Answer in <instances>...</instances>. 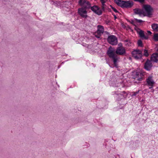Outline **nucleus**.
Returning <instances> with one entry per match:
<instances>
[{
    "label": "nucleus",
    "mask_w": 158,
    "mask_h": 158,
    "mask_svg": "<svg viewBox=\"0 0 158 158\" xmlns=\"http://www.w3.org/2000/svg\"><path fill=\"white\" fill-rule=\"evenodd\" d=\"M118 46H119L117 48L115 51V53L114 49L111 47L109 48L107 52L108 55L110 58L112 59L114 64L116 67H118L117 63L119 58L117 55H123L126 53V50L122 46L121 43H119Z\"/></svg>",
    "instance_id": "nucleus-1"
},
{
    "label": "nucleus",
    "mask_w": 158,
    "mask_h": 158,
    "mask_svg": "<svg viewBox=\"0 0 158 158\" xmlns=\"http://www.w3.org/2000/svg\"><path fill=\"white\" fill-rule=\"evenodd\" d=\"M142 7L144 11H143L144 16L150 17L152 15L153 10V8L151 6L149 5L144 4L143 5Z\"/></svg>",
    "instance_id": "nucleus-2"
},
{
    "label": "nucleus",
    "mask_w": 158,
    "mask_h": 158,
    "mask_svg": "<svg viewBox=\"0 0 158 158\" xmlns=\"http://www.w3.org/2000/svg\"><path fill=\"white\" fill-rule=\"evenodd\" d=\"M78 4L82 7L81 8L89 9L91 7L90 4L86 0H79Z\"/></svg>",
    "instance_id": "nucleus-3"
},
{
    "label": "nucleus",
    "mask_w": 158,
    "mask_h": 158,
    "mask_svg": "<svg viewBox=\"0 0 158 158\" xmlns=\"http://www.w3.org/2000/svg\"><path fill=\"white\" fill-rule=\"evenodd\" d=\"M132 54L135 59H140L142 56V52L139 49L135 50L132 52Z\"/></svg>",
    "instance_id": "nucleus-4"
},
{
    "label": "nucleus",
    "mask_w": 158,
    "mask_h": 158,
    "mask_svg": "<svg viewBox=\"0 0 158 158\" xmlns=\"http://www.w3.org/2000/svg\"><path fill=\"white\" fill-rule=\"evenodd\" d=\"M108 43L112 45H116L118 43L117 38L114 35H111L107 38Z\"/></svg>",
    "instance_id": "nucleus-5"
},
{
    "label": "nucleus",
    "mask_w": 158,
    "mask_h": 158,
    "mask_svg": "<svg viewBox=\"0 0 158 158\" xmlns=\"http://www.w3.org/2000/svg\"><path fill=\"white\" fill-rule=\"evenodd\" d=\"M88 9H85L83 8H80L78 9V14L83 18H86L88 16L87 15V12L86 10Z\"/></svg>",
    "instance_id": "nucleus-6"
},
{
    "label": "nucleus",
    "mask_w": 158,
    "mask_h": 158,
    "mask_svg": "<svg viewBox=\"0 0 158 158\" xmlns=\"http://www.w3.org/2000/svg\"><path fill=\"white\" fill-rule=\"evenodd\" d=\"M146 81L147 85L150 86L149 88L150 89L152 88L155 84V82L152 79V77L151 76H149L146 79Z\"/></svg>",
    "instance_id": "nucleus-7"
},
{
    "label": "nucleus",
    "mask_w": 158,
    "mask_h": 158,
    "mask_svg": "<svg viewBox=\"0 0 158 158\" xmlns=\"http://www.w3.org/2000/svg\"><path fill=\"white\" fill-rule=\"evenodd\" d=\"M91 10L98 15H100L102 14V10L100 9L98 7L96 6H94L93 7H91Z\"/></svg>",
    "instance_id": "nucleus-8"
},
{
    "label": "nucleus",
    "mask_w": 158,
    "mask_h": 158,
    "mask_svg": "<svg viewBox=\"0 0 158 158\" xmlns=\"http://www.w3.org/2000/svg\"><path fill=\"white\" fill-rule=\"evenodd\" d=\"M135 30L137 31V33L139 34L140 37L145 39H147L148 38L147 36L145 35L143 31L137 28L135 29Z\"/></svg>",
    "instance_id": "nucleus-9"
},
{
    "label": "nucleus",
    "mask_w": 158,
    "mask_h": 158,
    "mask_svg": "<svg viewBox=\"0 0 158 158\" xmlns=\"http://www.w3.org/2000/svg\"><path fill=\"white\" fill-rule=\"evenodd\" d=\"M152 66L151 60H147L144 65L145 69L147 70H149L151 69Z\"/></svg>",
    "instance_id": "nucleus-10"
},
{
    "label": "nucleus",
    "mask_w": 158,
    "mask_h": 158,
    "mask_svg": "<svg viewBox=\"0 0 158 158\" xmlns=\"http://www.w3.org/2000/svg\"><path fill=\"white\" fill-rule=\"evenodd\" d=\"M104 32V28L102 26L100 25L98 26V30L97 33L98 35H101Z\"/></svg>",
    "instance_id": "nucleus-11"
},
{
    "label": "nucleus",
    "mask_w": 158,
    "mask_h": 158,
    "mask_svg": "<svg viewBox=\"0 0 158 158\" xmlns=\"http://www.w3.org/2000/svg\"><path fill=\"white\" fill-rule=\"evenodd\" d=\"M151 60L153 62H157L158 61V54H153L151 56Z\"/></svg>",
    "instance_id": "nucleus-12"
},
{
    "label": "nucleus",
    "mask_w": 158,
    "mask_h": 158,
    "mask_svg": "<svg viewBox=\"0 0 158 158\" xmlns=\"http://www.w3.org/2000/svg\"><path fill=\"white\" fill-rule=\"evenodd\" d=\"M133 5V3L130 1H124V8L131 7Z\"/></svg>",
    "instance_id": "nucleus-13"
},
{
    "label": "nucleus",
    "mask_w": 158,
    "mask_h": 158,
    "mask_svg": "<svg viewBox=\"0 0 158 158\" xmlns=\"http://www.w3.org/2000/svg\"><path fill=\"white\" fill-rule=\"evenodd\" d=\"M114 1L118 6L124 8V1L121 0H114Z\"/></svg>",
    "instance_id": "nucleus-14"
},
{
    "label": "nucleus",
    "mask_w": 158,
    "mask_h": 158,
    "mask_svg": "<svg viewBox=\"0 0 158 158\" xmlns=\"http://www.w3.org/2000/svg\"><path fill=\"white\" fill-rule=\"evenodd\" d=\"M136 75L138 76L136 77L137 80L139 81H141L143 77V75L142 73L141 72H137L136 73Z\"/></svg>",
    "instance_id": "nucleus-15"
},
{
    "label": "nucleus",
    "mask_w": 158,
    "mask_h": 158,
    "mask_svg": "<svg viewBox=\"0 0 158 158\" xmlns=\"http://www.w3.org/2000/svg\"><path fill=\"white\" fill-rule=\"evenodd\" d=\"M134 11L135 13L136 14L143 15V11L141 10L140 9L136 8L134 10Z\"/></svg>",
    "instance_id": "nucleus-16"
},
{
    "label": "nucleus",
    "mask_w": 158,
    "mask_h": 158,
    "mask_svg": "<svg viewBox=\"0 0 158 158\" xmlns=\"http://www.w3.org/2000/svg\"><path fill=\"white\" fill-rule=\"evenodd\" d=\"M125 45L127 47L130 46L131 45V43L129 39H127L123 41Z\"/></svg>",
    "instance_id": "nucleus-17"
},
{
    "label": "nucleus",
    "mask_w": 158,
    "mask_h": 158,
    "mask_svg": "<svg viewBox=\"0 0 158 158\" xmlns=\"http://www.w3.org/2000/svg\"><path fill=\"white\" fill-rule=\"evenodd\" d=\"M152 27L154 31H158V24L153 23L152 25Z\"/></svg>",
    "instance_id": "nucleus-18"
},
{
    "label": "nucleus",
    "mask_w": 158,
    "mask_h": 158,
    "mask_svg": "<svg viewBox=\"0 0 158 158\" xmlns=\"http://www.w3.org/2000/svg\"><path fill=\"white\" fill-rule=\"evenodd\" d=\"M101 7L103 11H104L107 8V6L105 4H102Z\"/></svg>",
    "instance_id": "nucleus-19"
},
{
    "label": "nucleus",
    "mask_w": 158,
    "mask_h": 158,
    "mask_svg": "<svg viewBox=\"0 0 158 158\" xmlns=\"http://www.w3.org/2000/svg\"><path fill=\"white\" fill-rule=\"evenodd\" d=\"M143 55L146 56H148L149 55V54L147 50L146 49H144V50Z\"/></svg>",
    "instance_id": "nucleus-20"
},
{
    "label": "nucleus",
    "mask_w": 158,
    "mask_h": 158,
    "mask_svg": "<svg viewBox=\"0 0 158 158\" xmlns=\"http://www.w3.org/2000/svg\"><path fill=\"white\" fill-rule=\"evenodd\" d=\"M138 46L141 47H143V45L142 41L141 40H139L138 41Z\"/></svg>",
    "instance_id": "nucleus-21"
},
{
    "label": "nucleus",
    "mask_w": 158,
    "mask_h": 158,
    "mask_svg": "<svg viewBox=\"0 0 158 158\" xmlns=\"http://www.w3.org/2000/svg\"><path fill=\"white\" fill-rule=\"evenodd\" d=\"M154 39L155 41H158V34L156 33L154 35Z\"/></svg>",
    "instance_id": "nucleus-22"
},
{
    "label": "nucleus",
    "mask_w": 158,
    "mask_h": 158,
    "mask_svg": "<svg viewBox=\"0 0 158 158\" xmlns=\"http://www.w3.org/2000/svg\"><path fill=\"white\" fill-rule=\"evenodd\" d=\"M110 7L116 13L118 12V10L114 7H113L112 6H110Z\"/></svg>",
    "instance_id": "nucleus-23"
},
{
    "label": "nucleus",
    "mask_w": 158,
    "mask_h": 158,
    "mask_svg": "<svg viewBox=\"0 0 158 158\" xmlns=\"http://www.w3.org/2000/svg\"><path fill=\"white\" fill-rule=\"evenodd\" d=\"M135 20L138 22L139 23H141L143 22V21L142 20L138 19H135Z\"/></svg>",
    "instance_id": "nucleus-24"
},
{
    "label": "nucleus",
    "mask_w": 158,
    "mask_h": 158,
    "mask_svg": "<svg viewBox=\"0 0 158 158\" xmlns=\"http://www.w3.org/2000/svg\"><path fill=\"white\" fill-rule=\"evenodd\" d=\"M129 22L134 26H136L135 23L133 20H131V21H129Z\"/></svg>",
    "instance_id": "nucleus-25"
},
{
    "label": "nucleus",
    "mask_w": 158,
    "mask_h": 158,
    "mask_svg": "<svg viewBox=\"0 0 158 158\" xmlns=\"http://www.w3.org/2000/svg\"><path fill=\"white\" fill-rule=\"evenodd\" d=\"M135 1H137L141 3L143 2L145 0H134Z\"/></svg>",
    "instance_id": "nucleus-26"
},
{
    "label": "nucleus",
    "mask_w": 158,
    "mask_h": 158,
    "mask_svg": "<svg viewBox=\"0 0 158 158\" xmlns=\"http://www.w3.org/2000/svg\"><path fill=\"white\" fill-rule=\"evenodd\" d=\"M106 0H100L102 4H105L106 2Z\"/></svg>",
    "instance_id": "nucleus-27"
},
{
    "label": "nucleus",
    "mask_w": 158,
    "mask_h": 158,
    "mask_svg": "<svg viewBox=\"0 0 158 158\" xmlns=\"http://www.w3.org/2000/svg\"><path fill=\"white\" fill-rule=\"evenodd\" d=\"M138 92L139 91L136 92H134L133 94V95L135 96L136 95V94L138 93Z\"/></svg>",
    "instance_id": "nucleus-28"
},
{
    "label": "nucleus",
    "mask_w": 158,
    "mask_h": 158,
    "mask_svg": "<svg viewBox=\"0 0 158 158\" xmlns=\"http://www.w3.org/2000/svg\"><path fill=\"white\" fill-rule=\"evenodd\" d=\"M147 32H148V33H149V34H152L151 32L150 31H147Z\"/></svg>",
    "instance_id": "nucleus-29"
},
{
    "label": "nucleus",
    "mask_w": 158,
    "mask_h": 158,
    "mask_svg": "<svg viewBox=\"0 0 158 158\" xmlns=\"http://www.w3.org/2000/svg\"><path fill=\"white\" fill-rule=\"evenodd\" d=\"M114 19H117L116 16L114 15Z\"/></svg>",
    "instance_id": "nucleus-30"
},
{
    "label": "nucleus",
    "mask_w": 158,
    "mask_h": 158,
    "mask_svg": "<svg viewBox=\"0 0 158 158\" xmlns=\"http://www.w3.org/2000/svg\"><path fill=\"white\" fill-rule=\"evenodd\" d=\"M100 35H99V36H97V35H96L95 36L96 37H97V38H100Z\"/></svg>",
    "instance_id": "nucleus-31"
}]
</instances>
